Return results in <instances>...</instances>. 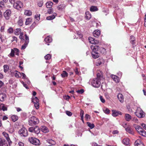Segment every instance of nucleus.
Masks as SVG:
<instances>
[{
	"instance_id": "nucleus-14",
	"label": "nucleus",
	"mask_w": 146,
	"mask_h": 146,
	"mask_svg": "<svg viewBox=\"0 0 146 146\" xmlns=\"http://www.w3.org/2000/svg\"><path fill=\"white\" fill-rule=\"evenodd\" d=\"M123 143L125 145L127 146L130 145V141L129 138L124 139L123 140Z\"/></svg>"
},
{
	"instance_id": "nucleus-41",
	"label": "nucleus",
	"mask_w": 146,
	"mask_h": 146,
	"mask_svg": "<svg viewBox=\"0 0 146 146\" xmlns=\"http://www.w3.org/2000/svg\"><path fill=\"white\" fill-rule=\"evenodd\" d=\"M100 52L102 54H105L106 52V50L105 48H101L100 49Z\"/></svg>"
},
{
	"instance_id": "nucleus-1",
	"label": "nucleus",
	"mask_w": 146,
	"mask_h": 146,
	"mask_svg": "<svg viewBox=\"0 0 146 146\" xmlns=\"http://www.w3.org/2000/svg\"><path fill=\"white\" fill-rule=\"evenodd\" d=\"M91 48L92 50V57L94 59L98 58L99 56V54L97 51L99 48V46L98 45L91 46Z\"/></svg>"
},
{
	"instance_id": "nucleus-33",
	"label": "nucleus",
	"mask_w": 146,
	"mask_h": 146,
	"mask_svg": "<svg viewBox=\"0 0 146 146\" xmlns=\"http://www.w3.org/2000/svg\"><path fill=\"white\" fill-rule=\"evenodd\" d=\"M133 127H135L136 130L137 131L138 133V131H139L141 130V128H142L140 126L137 124H134L133 125Z\"/></svg>"
},
{
	"instance_id": "nucleus-25",
	"label": "nucleus",
	"mask_w": 146,
	"mask_h": 146,
	"mask_svg": "<svg viewBox=\"0 0 146 146\" xmlns=\"http://www.w3.org/2000/svg\"><path fill=\"white\" fill-rule=\"evenodd\" d=\"M21 29L20 28L16 29L14 31L15 34L17 35H19L21 32Z\"/></svg>"
},
{
	"instance_id": "nucleus-63",
	"label": "nucleus",
	"mask_w": 146,
	"mask_h": 146,
	"mask_svg": "<svg viewBox=\"0 0 146 146\" xmlns=\"http://www.w3.org/2000/svg\"><path fill=\"white\" fill-rule=\"evenodd\" d=\"M119 131L117 130H115L113 131L112 132V133L113 134L115 135V134H117L119 133Z\"/></svg>"
},
{
	"instance_id": "nucleus-7",
	"label": "nucleus",
	"mask_w": 146,
	"mask_h": 146,
	"mask_svg": "<svg viewBox=\"0 0 146 146\" xmlns=\"http://www.w3.org/2000/svg\"><path fill=\"white\" fill-rule=\"evenodd\" d=\"M23 3L20 1H17L13 5V7L18 10H21L23 7Z\"/></svg>"
},
{
	"instance_id": "nucleus-32",
	"label": "nucleus",
	"mask_w": 146,
	"mask_h": 146,
	"mask_svg": "<svg viewBox=\"0 0 146 146\" xmlns=\"http://www.w3.org/2000/svg\"><path fill=\"white\" fill-rule=\"evenodd\" d=\"M32 21V19L30 18H28L26 19V21L25 22V25H28L30 24H31Z\"/></svg>"
},
{
	"instance_id": "nucleus-43",
	"label": "nucleus",
	"mask_w": 146,
	"mask_h": 146,
	"mask_svg": "<svg viewBox=\"0 0 146 146\" xmlns=\"http://www.w3.org/2000/svg\"><path fill=\"white\" fill-rule=\"evenodd\" d=\"M4 71L5 72H6L8 70L9 68V66L6 65H5L3 66Z\"/></svg>"
},
{
	"instance_id": "nucleus-30",
	"label": "nucleus",
	"mask_w": 146,
	"mask_h": 146,
	"mask_svg": "<svg viewBox=\"0 0 146 146\" xmlns=\"http://www.w3.org/2000/svg\"><path fill=\"white\" fill-rule=\"evenodd\" d=\"M24 14L25 15L30 16L32 15V12L29 10H25Z\"/></svg>"
},
{
	"instance_id": "nucleus-5",
	"label": "nucleus",
	"mask_w": 146,
	"mask_h": 146,
	"mask_svg": "<svg viewBox=\"0 0 146 146\" xmlns=\"http://www.w3.org/2000/svg\"><path fill=\"white\" fill-rule=\"evenodd\" d=\"M29 140L31 143L35 145H39L40 144L39 140L33 137L29 138Z\"/></svg>"
},
{
	"instance_id": "nucleus-9",
	"label": "nucleus",
	"mask_w": 146,
	"mask_h": 146,
	"mask_svg": "<svg viewBox=\"0 0 146 146\" xmlns=\"http://www.w3.org/2000/svg\"><path fill=\"white\" fill-rule=\"evenodd\" d=\"M11 14V11L9 9L7 10L4 13V16L5 19L8 20L9 19Z\"/></svg>"
},
{
	"instance_id": "nucleus-37",
	"label": "nucleus",
	"mask_w": 146,
	"mask_h": 146,
	"mask_svg": "<svg viewBox=\"0 0 146 146\" xmlns=\"http://www.w3.org/2000/svg\"><path fill=\"white\" fill-rule=\"evenodd\" d=\"M53 4L52 2H47L46 4V6L48 8H51Z\"/></svg>"
},
{
	"instance_id": "nucleus-36",
	"label": "nucleus",
	"mask_w": 146,
	"mask_h": 146,
	"mask_svg": "<svg viewBox=\"0 0 146 146\" xmlns=\"http://www.w3.org/2000/svg\"><path fill=\"white\" fill-rule=\"evenodd\" d=\"M90 10L91 11H97L98 9L96 6H92L90 7Z\"/></svg>"
},
{
	"instance_id": "nucleus-62",
	"label": "nucleus",
	"mask_w": 146,
	"mask_h": 146,
	"mask_svg": "<svg viewBox=\"0 0 146 146\" xmlns=\"http://www.w3.org/2000/svg\"><path fill=\"white\" fill-rule=\"evenodd\" d=\"M17 0H9V2L12 4H13V5L16 2Z\"/></svg>"
},
{
	"instance_id": "nucleus-45",
	"label": "nucleus",
	"mask_w": 146,
	"mask_h": 146,
	"mask_svg": "<svg viewBox=\"0 0 146 146\" xmlns=\"http://www.w3.org/2000/svg\"><path fill=\"white\" fill-rule=\"evenodd\" d=\"M8 131L10 133H12L14 132V129L13 127H11L9 128Z\"/></svg>"
},
{
	"instance_id": "nucleus-21",
	"label": "nucleus",
	"mask_w": 146,
	"mask_h": 146,
	"mask_svg": "<svg viewBox=\"0 0 146 146\" xmlns=\"http://www.w3.org/2000/svg\"><path fill=\"white\" fill-rule=\"evenodd\" d=\"M41 130L44 133H47L49 131L48 128L45 126H42Z\"/></svg>"
},
{
	"instance_id": "nucleus-10",
	"label": "nucleus",
	"mask_w": 146,
	"mask_h": 146,
	"mask_svg": "<svg viewBox=\"0 0 146 146\" xmlns=\"http://www.w3.org/2000/svg\"><path fill=\"white\" fill-rule=\"evenodd\" d=\"M2 134L7 141L9 145H10L12 143V142L10 139L8 134L5 132H3Z\"/></svg>"
},
{
	"instance_id": "nucleus-39",
	"label": "nucleus",
	"mask_w": 146,
	"mask_h": 146,
	"mask_svg": "<svg viewBox=\"0 0 146 146\" xmlns=\"http://www.w3.org/2000/svg\"><path fill=\"white\" fill-rule=\"evenodd\" d=\"M11 119L13 122H15L18 119V117L17 116L13 115L11 117Z\"/></svg>"
},
{
	"instance_id": "nucleus-55",
	"label": "nucleus",
	"mask_w": 146,
	"mask_h": 146,
	"mask_svg": "<svg viewBox=\"0 0 146 146\" xmlns=\"http://www.w3.org/2000/svg\"><path fill=\"white\" fill-rule=\"evenodd\" d=\"M34 127H31L29 128V131L31 132H34Z\"/></svg>"
},
{
	"instance_id": "nucleus-24",
	"label": "nucleus",
	"mask_w": 146,
	"mask_h": 146,
	"mask_svg": "<svg viewBox=\"0 0 146 146\" xmlns=\"http://www.w3.org/2000/svg\"><path fill=\"white\" fill-rule=\"evenodd\" d=\"M18 25L20 26H21L23 25V21L22 19L20 17H19V20L17 22Z\"/></svg>"
},
{
	"instance_id": "nucleus-16",
	"label": "nucleus",
	"mask_w": 146,
	"mask_h": 146,
	"mask_svg": "<svg viewBox=\"0 0 146 146\" xmlns=\"http://www.w3.org/2000/svg\"><path fill=\"white\" fill-rule=\"evenodd\" d=\"M118 98L121 103H123L124 101L123 97V95L121 94H119L117 96Z\"/></svg>"
},
{
	"instance_id": "nucleus-59",
	"label": "nucleus",
	"mask_w": 146,
	"mask_h": 146,
	"mask_svg": "<svg viewBox=\"0 0 146 146\" xmlns=\"http://www.w3.org/2000/svg\"><path fill=\"white\" fill-rule=\"evenodd\" d=\"M21 73L18 72V73H16L15 74V76L17 78L20 77Z\"/></svg>"
},
{
	"instance_id": "nucleus-50",
	"label": "nucleus",
	"mask_w": 146,
	"mask_h": 146,
	"mask_svg": "<svg viewBox=\"0 0 146 146\" xmlns=\"http://www.w3.org/2000/svg\"><path fill=\"white\" fill-rule=\"evenodd\" d=\"M15 50L13 49H11V51L10 54L11 56L13 57L15 55Z\"/></svg>"
},
{
	"instance_id": "nucleus-49",
	"label": "nucleus",
	"mask_w": 146,
	"mask_h": 146,
	"mask_svg": "<svg viewBox=\"0 0 146 146\" xmlns=\"http://www.w3.org/2000/svg\"><path fill=\"white\" fill-rule=\"evenodd\" d=\"M64 8L63 4L60 5L57 7V9L58 10H62Z\"/></svg>"
},
{
	"instance_id": "nucleus-46",
	"label": "nucleus",
	"mask_w": 146,
	"mask_h": 146,
	"mask_svg": "<svg viewBox=\"0 0 146 146\" xmlns=\"http://www.w3.org/2000/svg\"><path fill=\"white\" fill-rule=\"evenodd\" d=\"M13 50H15V54L19 56V50L18 48H14Z\"/></svg>"
},
{
	"instance_id": "nucleus-17",
	"label": "nucleus",
	"mask_w": 146,
	"mask_h": 146,
	"mask_svg": "<svg viewBox=\"0 0 146 146\" xmlns=\"http://www.w3.org/2000/svg\"><path fill=\"white\" fill-rule=\"evenodd\" d=\"M138 133L143 136H146V132L144 130L143 128L141 129V130L138 131Z\"/></svg>"
},
{
	"instance_id": "nucleus-18",
	"label": "nucleus",
	"mask_w": 146,
	"mask_h": 146,
	"mask_svg": "<svg viewBox=\"0 0 146 146\" xmlns=\"http://www.w3.org/2000/svg\"><path fill=\"white\" fill-rule=\"evenodd\" d=\"M100 32L99 30L95 31L93 32L94 36L96 37H98L100 34Z\"/></svg>"
},
{
	"instance_id": "nucleus-57",
	"label": "nucleus",
	"mask_w": 146,
	"mask_h": 146,
	"mask_svg": "<svg viewBox=\"0 0 146 146\" xmlns=\"http://www.w3.org/2000/svg\"><path fill=\"white\" fill-rule=\"evenodd\" d=\"M102 78L101 75L100 73H98L97 74V77L96 78H97L99 80H101V78Z\"/></svg>"
},
{
	"instance_id": "nucleus-51",
	"label": "nucleus",
	"mask_w": 146,
	"mask_h": 146,
	"mask_svg": "<svg viewBox=\"0 0 146 146\" xmlns=\"http://www.w3.org/2000/svg\"><path fill=\"white\" fill-rule=\"evenodd\" d=\"M76 92L78 93L82 94L84 92V89H81L80 90H77Z\"/></svg>"
},
{
	"instance_id": "nucleus-26",
	"label": "nucleus",
	"mask_w": 146,
	"mask_h": 146,
	"mask_svg": "<svg viewBox=\"0 0 146 146\" xmlns=\"http://www.w3.org/2000/svg\"><path fill=\"white\" fill-rule=\"evenodd\" d=\"M111 77L115 82H119L118 77L117 76L114 75H111Z\"/></svg>"
},
{
	"instance_id": "nucleus-35",
	"label": "nucleus",
	"mask_w": 146,
	"mask_h": 146,
	"mask_svg": "<svg viewBox=\"0 0 146 146\" xmlns=\"http://www.w3.org/2000/svg\"><path fill=\"white\" fill-rule=\"evenodd\" d=\"M61 75L62 78H65V77H67L68 76V74L66 71H63Z\"/></svg>"
},
{
	"instance_id": "nucleus-54",
	"label": "nucleus",
	"mask_w": 146,
	"mask_h": 146,
	"mask_svg": "<svg viewBox=\"0 0 146 146\" xmlns=\"http://www.w3.org/2000/svg\"><path fill=\"white\" fill-rule=\"evenodd\" d=\"M13 29L12 28H10L7 30V32L9 33H12L13 32Z\"/></svg>"
},
{
	"instance_id": "nucleus-42",
	"label": "nucleus",
	"mask_w": 146,
	"mask_h": 146,
	"mask_svg": "<svg viewBox=\"0 0 146 146\" xmlns=\"http://www.w3.org/2000/svg\"><path fill=\"white\" fill-rule=\"evenodd\" d=\"M88 40L89 42L92 44L94 42L95 39L91 37H89L88 38Z\"/></svg>"
},
{
	"instance_id": "nucleus-64",
	"label": "nucleus",
	"mask_w": 146,
	"mask_h": 146,
	"mask_svg": "<svg viewBox=\"0 0 146 146\" xmlns=\"http://www.w3.org/2000/svg\"><path fill=\"white\" fill-rule=\"evenodd\" d=\"M141 125L143 127L144 129L146 130V125L144 123H142L141 124Z\"/></svg>"
},
{
	"instance_id": "nucleus-53",
	"label": "nucleus",
	"mask_w": 146,
	"mask_h": 146,
	"mask_svg": "<svg viewBox=\"0 0 146 146\" xmlns=\"http://www.w3.org/2000/svg\"><path fill=\"white\" fill-rule=\"evenodd\" d=\"M34 106L35 108L37 109H38L39 108V104L38 102H37L36 103H34Z\"/></svg>"
},
{
	"instance_id": "nucleus-56",
	"label": "nucleus",
	"mask_w": 146,
	"mask_h": 146,
	"mask_svg": "<svg viewBox=\"0 0 146 146\" xmlns=\"http://www.w3.org/2000/svg\"><path fill=\"white\" fill-rule=\"evenodd\" d=\"M66 114L69 116H71L72 115V113L70 111H66Z\"/></svg>"
},
{
	"instance_id": "nucleus-48",
	"label": "nucleus",
	"mask_w": 146,
	"mask_h": 146,
	"mask_svg": "<svg viewBox=\"0 0 146 146\" xmlns=\"http://www.w3.org/2000/svg\"><path fill=\"white\" fill-rule=\"evenodd\" d=\"M40 14H37L35 15V17L37 21H38L40 19Z\"/></svg>"
},
{
	"instance_id": "nucleus-8",
	"label": "nucleus",
	"mask_w": 146,
	"mask_h": 146,
	"mask_svg": "<svg viewBox=\"0 0 146 146\" xmlns=\"http://www.w3.org/2000/svg\"><path fill=\"white\" fill-rule=\"evenodd\" d=\"M25 43L21 47V49L23 50L25 49L26 46H27L28 43L29 42V39L28 36H27V34L25 35Z\"/></svg>"
},
{
	"instance_id": "nucleus-40",
	"label": "nucleus",
	"mask_w": 146,
	"mask_h": 146,
	"mask_svg": "<svg viewBox=\"0 0 146 146\" xmlns=\"http://www.w3.org/2000/svg\"><path fill=\"white\" fill-rule=\"evenodd\" d=\"M55 16L54 15H53L47 17H46V19L47 20H50L54 19L55 18Z\"/></svg>"
},
{
	"instance_id": "nucleus-2",
	"label": "nucleus",
	"mask_w": 146,
	"mask_h": 146,
	"mask_svg": "<svg viewBox=\"0 0 146 146\" xmlns=\"http://www.w3.org/2000/svg\"><path fill=\"white\" fill-rule=\"evenodd\" d=\"M28 122L29 125L33 126L38 124L39 123V120L37 118L33 116L29 118Z\"/></svg>"
},
{
	"instance_id": "nucleus-29",
	"label": "nucleus",
	"mask_w": 146,
	"mask_h": 146,
	"mask_svg": "<svg viewBox=\"0 0 146 146\" xmlns=\"http://www.w3.org/2000/svg\"><path fill=\"white\" fill-rule=\"evenodd\" d=\"M6 95L4 94H0V101L1 102L3 101Z\"/></svg>"
},
{
	"instance_id": "nucleus-11",
	"label": "nucleus",
	"mask_w": 146,
	"mask_h": 146,
	"mask_svg": "<svg viewBox=\"0 0 146 146\" xmlns=\"http://www.w3.org/2000/svg\"><path fill=\"white\" fill-rule=\"evenodd\" d=\"M104 60L102 58H99L97 60L96 65V66H99L104 64Z\"/></svg>"
},
{
	"instance_id": "nucleus-60",
	"label": "nucleus",
	"mask_w": 146,
	"mask_h": 146,
	"mask_svg": "<svg viewBox=\"0 0 146 146\" xmlns=\"http://www.w3.org/2000/svg\"><path fill=\"white\" fill-rule=\"evenodd\" d=\"M36 25V24L35 23V22H34L30 26V28L31 29H33L34 28L35 26Z\"/></svg>"
},
{
	"instance_id": "nucleus-22",
	"label": "nucleus",
	"mask_w": 146,
	"mask_h": 146,
	"mask_svg": "<svg viewBox=\"0 0 146 146\" xmlns=\"http://www.w3.org/2000/svg\"><path fill=\"white\" fill-rule=\"evenodd\" d=\"M35 130H34V132L36 134H38L40 132V129L39 127L37 126H36L34 127Z\"/></svg>"
},
{
	"instance_id": "nucleus-38",
	"label": "nucleus",
	"mask_w": 146,
	"mask_h": 146,
	"mask_svg": "<svg viewBox=\"0 0 146 146\" xmlns=\"http://www.w3.org/2000/svg\"><path fill=\"white\" fill-rule=\"evenodd\" d=\"M88 126L90 127L91 129L94 128V125L93 123H91L89 122H87V123Z\"/></svg>"
},
{
	"instance_id": "nucleus-3",
	"label": "nucleus",
	"mask_w": 146,
	"mask_h": 146,
	"mask_svg": "<svg viewBox=\"0 0 146 146\" xmlns=\"http://www.w3.org/2000/svg\"><path fill=\"white\" fill-rule=\"evenodd\" d=\"M135 114L138 117L142 118L145 116V113L139 107L137 108Z\"/></svg>"
},
{
	"instance_id": "nucleus-27",
	"label": "nucleus",
	"mask_w": 146,
	"mask_h": 146,
	"mask_svg": "<svg viewBox=\"0 0 146 146\" xmlns=\"http://www.w3.org/2000/svg\"><path fill=\"white\" fill-rule=\"evenodd\" d=\"M32 102L34 103L39 102V100L36 97H33L32 99Z\"/></svg>"
},
{
	"instance_id": "nucleus-13",
	"label": "nucleus",
	"mask_w": 146,
	"mask_h": 146,
	"mask_svg": "<svg viewBox=\"0 0 146 146\" xmlns=\"http://www.w3.org/2000/svg\"><path fill=\"white\" fill-rule=\"evenodd\" d=\"M0 146H8L6 140L4 139H0Z\"/></svg>"
},
{
	"instance_id": "nucleus-12",
	"label": "nucleus",
	"mask_w": 146,
	"mask_h": 146,
	"mask_svg": "<svg viewBox=\"0 0 146 146\" xmlns=\"http://www.w3.org/2000/svg\"><path fill=\"white\" fill-rule=\"evenodd\" d=\"M135 146H144L143 143L140 139L137 140L135 142Z\"/></svg>"
},
{
	"instance_id": "nucleus-19",
	"label": "nucleus",
	"mask_w": 146,
	"mask_h": 146,
	"mask_svg": "<svg viewBox=\"0 0 146 146\" xmlns=\"http://www.w3.org/2000/svg\"><path fill=\"white\" fill-rule=\"evenodd\" d=\"M126 131L129 133L133 135L134 134V132L133 131V130L129 127H127L125 128Z\"/></svg>"
},
{
	"instance_id": "nucleus-31",
	"label": "nucleus",
	"mask_w": 146,
	"mask_h": 146,
	"mask_svg": "<svg viewBox=\"0 0 146 146\" xmlns=\"http://www.w3.org/2000/svg\"><path fill=\"white\" fill-rule=\"evenodd\" d=\"M46 141L49 144L52 145H54L56 144L55 142L51 139L47 140H46Z\"/></svg>"
},
{
	"instance_id": "nucleus-58",
	"label": "nucleus",
	"mask_w": 146,
	"mask_h": 146,
	"mask_svg": "<svg viewBox=\"0 0 146 146\" xmlns=\"http://www.w3.org/2000/svg\"><path fill=\"white\" fill-rule=\"evenodd\" d=\"M104 113L107 114L109 113L110 111V110L107 108H106V109L104 110Z\"/></svg>"
},
{
	"instance_id": "nucleus-28",
	"label": "nucleus",
	"mask_w": 146,
	"mask_h": 146,
	"mask_svg": "<svg viewBox=\"0 0 146 146\" xmlns=\"http://www.w3.org/2000/svg\"><path fill=\"white\" fill-rule=\"evenodd\" d=\"M112 115L114 117H116L119 115L118 111H117L114 110H112Z\"/></svg>"
},
{
	"instance_id": "nucleus-47",
	"label": "nucleus",
	"mask_w": 146,
	"mask_h": 146,
	"mask_svg": "<svg viewBox=\"0 0 146 146\" xmlns=\"http://www.w3.org/2000/svg\"><path fill=\"white\" fill-rule=\"evenodd\" d=\"M0 107L3 111H6L7 110V107L4 105H1Z\"/></svg>"
},
{
	"instance_id": "nucleus-23",
	"label": "nucleus",
	"mask_w": 146,
	"mask_h": 146,
	"mask_svg": "<svg viewBox=\"0 0 146 146\" xmlns=\"http://www.w3.org/2000/svg\"><path fill=\"white\" fill-rule=\"evenodd\" d=\"M91 17V14L88 11L86 12L85 13V17L86 19L89 20Z\"/></svg>"
},
{
	"instance_id": "nucleus-6",
	"label": "nucleus",
	"mask_w": 146,
	"mask_h": 146,
	"mask_svg": "<svg viewBox=\"0 0 146 146\" xmlns=\"http://www.w3.org/2000/svg\"><path fill=\"white\" fill-rule=\"evenodd\" d=\"M18 133L21 136L26 137L28 135L27 130L25 127L20 129Z\"/></svg>"
},
{
	"instance_id": "nucleus-52",
	"label": "nucleus",
	"mask_w": 146,
	"mask_h": 146,
	"mask_svg": "<svg viewBox=\"0 0 146 146\" xmlns=\"http://www.w3.org/2000/svg\"><path fill=\"white\" fill-rule=\"evenodd\" d=\"M100 98L101 101V102L102 103H104L105 102V100L103 98V97L102 96H100Z\"/></svg>"
},
{
	"instance_id": "nucleus-34",
	"label": "nucleus",
	"mask_w": 146,
	"mask_h": 146,
	"mask_svg": "<svg viewBox=\"0 0 146 146\" xmlns=\"http://www.w3.org/2000/svg\"><path fill=\"white\" fill-rule=\"evenodd\" d=\"M45 42L47 43H50L52 41V39L51 37L49 36H47L44 39Z\"/></svg>"
},
{
	"instance_id": "nucleus-20",
	"label": "nucleus",
	"mask_w": 146,
	"mask_h": 146,
	"mask_svg": "<svg viewBox=\"0 0 146 146\" xmlns=\"http://www.w3.org/2000/svg\"><path fill=\"white\" fill-rule=\"evenodd\" d=\"M125 118L127 121H129L131 119V117L129 114L126 113L125 114Z\"/></svg>"
},
{
	"instance_id": "nucleus-61",
	"label": "nucleus",
	"mask_w": 146,
	"mask_h": 146,
	"mask_svg": "<svg viewBox=\"0 0 146 146\" xmlns=\"http://www.w3.org/2000/svg\"><path fill=\"white\" fill-rule=\"evenodd\" d=\"M90 116L88 114H86L85 115V118L86 119L88 120L89 119H90Z\"/></svg>"
},
{
	"instance_id": "nucleus-15",
	"label": "nucleus",
	"mask_w": 146,
	"mask_h": 146,
	"mask_svg": "<svg viewBox=\"0 0 146 146\" xmlns=\"http://www.w3.org/2000/svg\"><path fill=\"white\" fill-rule=\"evenodd\" d=\"M130 41L133 46L135 45V37L133 36H130Z\"/></svg>"
},
{
	"instance_id": "nucleus-44",
	"label": "nucleus",
	"mask_w": 146,
	"mask_h": 146,
	"mask_svg": "<svg viewBox=\"0 0 146 146\" xmlns=\"http://www.w3.org/2000/svg\"><path fill=\"white\" fill-rule=\"evenodd\" d=\"M51 57V55L50 54H48L44 56L45 59L46 60L50 59Z\"/></svg>"
},
{
	"instance_id": "nucleus-4",
	"label": "nucleus",
	"mask_w": 146,
	"mask_h": 146,
	"mask_svg": "<svg viewBox=\"0 0 146 146\" xmlns=\"http://www.w3.org/2000/svg\"><path fill=\"white\" fill-rule=\"evenodd\" d=\"M100 80L97 78H93L91 82L92 85L95 88H99L101 84Z\"/></svg>"
}]
</instances>
